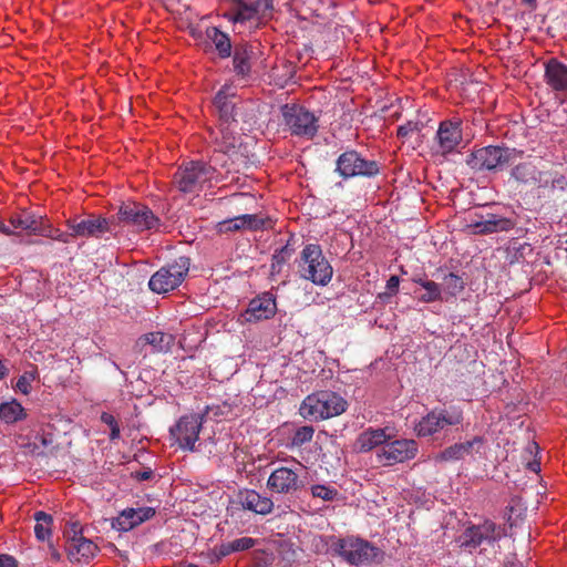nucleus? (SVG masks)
<instances>
[{
	"mask_svg": "<svg viewBox=\"0 0 567 567\" xmlns=\"http://www.w3.org/2000/svg\"><path fill=\"white\" fill-rule=\"evenodd\" d=\"M300 278L317 286H327L333 276V268L318 244H307L297 260Z\"/></svg>",
	"mask_w": 567,
	"mask_h": 567,
	"instance_id": "f257e3e1",
	"label": "nucleus"
},
{
	"mask_svg": "<svg viewBox=\"0 0 567 567\" xmlns=\"http://www.w3.org/2000/svg\"><path fill=\"white\" fill-rule=\"evenodd\" d=\"M348 408V402L340 394L329 390L317 391L309 394L300 405V414L305 419L318 422L334 417Z\"/></svg>",
	"mask_w": 567,
	"mask_h": 567,
	"instance_id": "f03ea898",
	"label": "nucleus"
},
{
	"mask_svg": "<svg viewBox=\"0 0 567 567\" xmlns=\"http://www.w3.org/2000/svg\"><path fill=\"white\" fill-rule=\"evenodd\" d=\"M523 151L507 146L488 145L475 148L466 158V164L475 172L497 173L509 165Z\"/></svg>",
	"mask_w": 567,
	"mask_h": 567,
	"instance_id": "7ed1b4c3",
	"label": "nucleus"
},
{
	"mask_svg": "<svg viewBox=\"0 0 567 567\" xmlns=\"http://www.w3.org/2000/svg\"><path fill=\"white\" fill-rule=\"evenodd\" d=\"M215 168L203 161H190L173 175L172 186L183 194H198L212 181Z\"/></svg>",
	"mask_w": 567,
	"mask_h": 567,
	"instance_id": "20e7f679",
	"label": "nucleus"
},
{
	"mask_svg": "<svg viewBox=\"0 0 567 567\" xmlns=\"http://www.w3.org/2000/svg\"><path fill=\"white\" fill-rule=\"evenodd\" d=\"M282 123L292 136L312 140L319 130V117L297 103L281 106Z\"/></svg>",
	"mask_w": 567,
	"mask_h": 567,
	"instance_id": "39448f33",
	"label": "nucleus"
},
{
	"mask_svg": "<svg viewBox=\"0 0 567 567\" xmlns=\"http://www.w3.org/2000/svg\"><path fill=\"white\" fill-rule=\"evenodd\" d=\"M65 226L74 238H102L105 233L116 234L115 217L106 218L90 214L87 217L74 216L65 220Z\"/></svg>",
	"mask_w": 567,
	"mask_h": 567,
	"instance_id": "423d86ee",
	"label": "nucleus"
},
{
	"mask_svg": "<svg viewBox=\"0 0 567 567\" xmlns=\"http://www.w3.org/2000/svg\"><path fill=\"white\" fill-rule=\"evenodd\" d=\"M214 412L213 408L207 406L203 414H187L169 429L171 439L184 451H196V442L205 421V416Z\"/></svg>",
	"mask_w": 567,
	"mask_h": 567,
	"instance_id": "0eeeda50",
	"label": "nucleus"
},
{
	"mask_svg": "<svg viewBox=\"0 0 567 567\" xmlns=\"http://www.w3.org/2000/svg\"><path fill=\"white\" fill-rule=\"evenodd\" d=\"M331 549L351 565L374 561L381 551L367 540L354 537L339 538L331 544Z\"/></svg>",
	"mask_w": 567,
	"mask_h": 567,
	"instance_id": "6e6552de",
	"label": "nucleus"
},
{
	"mask_svg": "<svg viewBox=\"0 0 567 567\" xmlns=\"http://www.w3.org/2000/svg\"><path fill=\"white\" fill-rule=\"evenodd\" d=\"M116 226L122 223L136 231L157 230L161 219L150 207L137 202L122 203L116 214Z\"/></svg>",
	"mask_w": 567,
	"mask_h": 567,
	"instance_id": "1a4fd4ad",
	"label": "nucleus"
},
{
	"mask_svg": "<svg viewBox=\"0 0 567 567\" xmlns=\"http://www.w3.org/2000/svg\"><path fill=\"white\" fill-rule=\"evenodd\" d=\"M190 259L181 256L174 262L162 267L150 279L148 287L153 292L165 293L177 288L188 274Z\"/></svg>",
	"mask_w": 567,
	"mask_h": 567,
	"instance_id": "9d476101",
	"label": "nucleus"
},
{
	"mask_svg": "<svg viewBox=\"0 0 567 567\" xmlns=\"http://www.w3.org/2000/svg\"><path fill=\"white\" fill-rule=\"evenodd\" d=\"M290 461L296 467L279 466L275 468L267 480V488L275 494L296 495L305 487V483L300 477L302 464L295 457Z\"/></svg>",
	"mask_w": 567,
	"mask_h": 567,
	"instance_id": "9b49d317",
	"label": "nucleus"
},
{
	"mask_svg": "<svg viewBox=\"0 0 567 567\" xmlns=\"http://www.w3.org/2000/svg\"><path fill=\"white\" fill-rule=\"evenodd\" d=\"M417 451L419 445L414 440H389L381 449L375 451V461L381 466H393L413 460Z\"/></svg>",
	"mask_w": 567,
	"mask_h": 567,
	"instance_id": "f8f14e48",
	"label": "nucleus"
},
{
	"mask_svg": "<svg viewBox=\"0 0 567 567\" xmlns=\"http://www.w3.org/2000/svg\"><path fill=\"white\" fill-rule=\"evenodd\" d=\"M462 120L453 117L440 123L435 135L434 153L446 157L456 152L463 142Z\"/></svg>",
	"mask_w": 567,
	"mask_h": 567,
	"instance_id": "ddd939ff",
	"label": "nucleus"
},
{
	"mask_svg": "<svg viewBox=\"0 0 567 567\" xmlns=\"http://www.w3.org/2000/svg\"><path fill=\"white\" fill-rule=\"evenodd\" d=\"M336 171L343 177L354 176L371 177L379 174V164L375 161L363 158L357 151L342 153L337 159Z\"/></svg>",
	"mask_w": 567,
	"mask_h": 567,
	"instance_id": "4468645a",
	"label": "nucleus"
},
{
	"mask_svg": "<svg viewBox=\"0 0 567 567\" xmlns=\"http://www.w3.org/2000/svg\"><path fill=\"white\" fill-rule=\"evenodd\" d=\"M462 421L463 414L460 411L433 410L419 421L414 430L420 437L432 436L447 425H458Z\"/></svg>",
	"mask_w": 567,
	"mask_h": 567,
	"instance_id": "2eb2a0df",
	"label": "nucleus"
},
{
	"mask_svg": "<svg viewBox=\"0 0 567 567\" xmlns=\"http://www.w3.org/2000/svg\"><path fill=\"white\" fill-rule=\"evenodd\" d=\"M276 299L271 293H262L251 299L248 307L238 317L240 323H257L276 315Z\"/></svg>",
	"mask_w": 567,
	"mask_h": 567,
	"instance_id": "dca6fc26",
	"label": "nucleus"
},
{
	"mask_svg": "<svg viewBox=\"0 0 567 567\" xmlns=\"http://www.w3.org/2000/svg\"><path fill=\"white\" fill-rule=\"evenodd\" d=\"M499 538L501 534L497 530L496 524L491 520H485L481 525H474L465 529L462 535V547L472 550L482 545L485 540L493 543Z\"/></svg>",
	"mask_w": 567,
	"mask_h": 567,
	"instance_id": "f3484780",
	"label": "nucleus"
},
{
	"mask_svg": "<svg viewBox=\"0 0 567 567\" xmlns=\"http://www.w3.org/2000/svg\"><path fill=\"white\" fill-rule=\"evenodd\" d=\"M153 507L125 508L112 519V528L128 532L155 516Z\"/></svg>",
	"mask_w": 567,
	"mask_h": 567,
	"instance_id": "a211bd4d",
	"label": "nucleus"
},
{
	"mask_svg": "<svg viewBox=\"0 0 567 567\" xmlns=\"http://www.w3.org/2000/svg\"><path fill=\"white\" fill-rule=\"evenodd\" d=\"M78 524L72 526L74 536L68 546V558L72 563L87 564L95 556L99 547L83 536L76 537V534L81 532L80 529L78 530Z\"/></svg>",
	"mask_w": 567,
	"mask_h": 567,
	"instance_id": "6ab92c4d",
	"label": "nucleus"
},
{
	"mask_svg": "<svg viewBox=\"0 0 567 567\" xmlns=\"http://www.w3.org/2000/svg\"><path fill=\"white\" fill-rule=\"evenodd\" d=\"M214 135L215 148L210 156V163H217L218 157L236 153L237 141L234 131L229 125L219 124L217 131L212 132Z\"/></svg>",
	"mask_w": 567,
	"mask_h": 567,
	"instance_id": "aec40b11",
	"label": "nucleus"
},
{
	"mask_svg": "<svg viewBox=\"0 0 567 567\" xmlns=\"http://www.w3.org/2000/svg\"><path fill=\"white\" fill-rule=\"evenodd\" d=\"M544 79L551 91L567 93V65L553 58L545 64Z\"/></svg>",
	"mask_w": 567,
	"mask_h": 567,
	"instance_id": "412c9836",
	"label": "nucleus"
},
{
	"mask_svg": "<svg viewBox=\"0 0 567 567\" xmlns=\"http://www.w3.org/2000/svg\"><path fill=\"white\" fill-rule=\"evenodd\" d=\"M391 439L385 429L369 427L361 432L355 439L353 449L358 453H368L375 449L379 450Z\"/></svg>",
	"mask_w": 567,
	"mask_h": 567,
	"instance_id": "4be33fe9",
	"label": "nucleus"
},
{
	"mask_svg": "<svg viewBox=\"0 0 567 567\" xmlns=\"http://www.w3.org/2000/svg\"><path fill=\"white\" fill-rule=\"evenodd\" d=\"M239 503L245 509L259 515H268L274 509V502L270 497L262 496L254 489H245L238 495Z\"/></svg>",
	"mask_w": 567,
	"mask_h": 567,
	"instance_id": "5701e85b",
	"label": "nucleus"
},
{
	"mask_svg": "<svg viewBox=\"0 0 567 567\" xmlns=\"http://www.w3.org/2000/svg\"><path fill=\"white\" fill-rule=\"evenodd\" d=\"M511 175L519 183L537 184L538 187H548V178H544V172L537 169L532 162L519 163L512 168Z\"/></svg>",
	"mask_w": 567,
	"mask_h": 567,
	"instance_id": "b1692460",
	"label": "nucleus"
},
{
	"mask_svg": "<svg viewBox=\"0 0 567 567\" xmlns=\"http://www.w3.org/2000/svg\"><path fill=\"white\" fill-rule=\"evenodd\" d=\"M475 235H486L497 231H507L514 227L512 219L488 214L485 219L476 221L470 226Z\"/></svg>",
	"mask_w": 567,
	"mask_h": 567,
	"instance_id": "393cba45",
	"label": "nucleus"
},
{
	"mask_svg": "<svg viewBox=\"0 0 567 567\" xmlns=\"http://www.w3.org/2000/svg\"><path fill=\"white\" fill-rule=\"evenodd\" d=\"M295 236L290 235L289 239L287 240V244L280 248L275 249L272 256H271V264H270V279L276 281L278 277L281 275L282 269L287 261L291 258V256L295 254L296 248L293 246Z\"/></svg>",
	"mask_w": 567,
	"mask_h": 567,
	"instance_id": "a878e982",
	"label": "nucleus"
},
{
	"mask_svg": "<svg viewBox=\"0 0 567 567\" xmlns=\"http://www.w3.org/2000/svg\"><path fill=\"white\" fill-rule=\"evenodd\" d=\"M175 343V337L171 333L154 331L138 338L137 346H151L154 352H167Z\"/></svg>",
	"mask_w": 567,
	"mask_h": 567,
	"instance_id": "bb28decb",
	"label": "nucleus"
},
{
	"mask_svg": "<svg viewBox=\"0 0 567 567\" xmlns=\"http://www.w3.org/2000/svg\"><path fill=\"white\" fill-rule=\"evenodd\" d=\"M214 106L217 110L219 124L230 125L235 120V103L223 89L214 97Z\"/></svg>",
	"mask_w": 567,
	"mask_h": 567,
	"instance_id": "cd10ccee",
	"label": "nucleus"
},
{
	"mask_svg": "<svg viewBox=\"0 0 567 567\" xmlns=\"http://www.w3.org/2000/svg\"><path fill=\"white\" fill-rule=\"evenodd\" d=\"M251 53L248 44H236L234 49L233 64L234 71L239 76H247L251 71Z\"/></svg>",
	"mask_w": 567,
	"mask_h": 567,
	"instance_id": "c85d7f7f",
	"label": "nucleus"
},
{
	"mask_svg": "<svg viewBox=\"0 0 567 567\" xmlns=\"http://www.w3.org/2000/svg\"><path fill=\"white\" fill-rule=\"evenodd\" d=\"M231 9L225 13V17L228 18L229 21H231L235 25L244 24L247 21H255L248 1L231 0Z\"/></svg>",
	"mask_w": 567,
	"mask_h": 567,
	"instance_id": "c756f323",
	"label": "nucleus"
},
{
	"mask_svg": "<svg viewBox=\"0 0 567 567\" xmlns=\"http://www.w3.org/2000/svg\"><path fill=\"white\" fill-rule=\"evenodd\" d=\"M207 38L212 40L216 50L218 51V55L221 59L229 58L231 55V42L225 32L220 31L216 27H210L206 30Z\"/></svg>",
	"mask_w": 567,
	"mask_h": 567,
	"instance_id": "7c9ffc66",
	"label": "nucleus"
},
{
	"mask_svg": "<svg viewBox=\"0 0 567 567\" xmlns=\"http://www.w3.org/2000/svg\"><path fill=\"white\" fill-rule=\"evenodd\" d=\"M240 230L258 231L271 227L272 220L260 214L236 216Z\"/></svg>",
	"mask_w": 567,
	"mask_h": 567,
	"instance_id": "2f4dec72",
	"label": "nucleus"
},
{
	"mask_svg": "<svg viewBox=\"0 0 567 567\" xmlns=\"http://www.w3.org/2000/svg\"><path fill=\"white\" fill-rule=\"evenodd\" d=\"M25 417V410L17 400L0 404V419L6 423L12 424Z\"/></svg>",
	"mask_w": 567,
	"mask_h": 567,
	"instance_id": "473e14b6",
	"label": "nucleus"
},
{
	"mask_svg": "<svg viewBox=\"0 0 567 567\" xmlns=\"http://www.w3.org/2000/svg\"><path fill=\"white\" fill-rule=\"evenodd\" d=\"M526 508L519 497H513L505 508L504 517L509 527L516 526L524 519Z\"/></svg>",
	"mask_w": 567,
	"mask_h": 567,
	"instance_id": "72a5a7b5",
	"label": "nucleus"
},
{
	"mask_svg": "<svg viewBox=\"0 0 567 567\" xmlns=\"http://www.w3.org/2000/svg\"><path fill=\"white\" fill-rule=\"evenodd\" d=\"M248 3L250 4L251 13L257 25L265 23L267 20L272 18V0H255Z\"/></svg>",
	"mask_w": 567,
	"mask_h": 567,
	"instance_id": "f704fd0d",
	"label": "nucleus"
},
{
	"mask_svg": "<svg viewBox=\"0 0 567 567\" xmlns=\"http://www.w3.org/2000/svg\"><path fill=\"white\" fill-rule=\"evenodd\" d=\"M9 224L11 225V229H22L33 234L40 233L39 223L32 215L28 213L11 216Z\"/></svg>",
	"mask_w": 567,
	"mask_h": 567,
	"instance_id": "c9c22d12",
	"label": "nucleus"
},
{
	"mask_svg": "<svg viewBox=\"0 0 567 567\" xmlns=\"http://www.w3.org/2000/svg\"><path fill=\"white\" fill-rule=\"evenodd\" d=\"M34 534L39 540H45L50 537L52 532L53 518L45 512H37L34 514Z\"/></svg>",
	"mask_w": 567,
	"mask_h": 567,
	"instance_id": "e433bc0d",
	"label": "nucleus"
},
{
	"mask_svg": "<svg viewBox=\"0 0 567 567\" xmlns=\"http://www.w3.org/2000/svg\"><path fill=\"white\" fill-rule=\"evenodd\" d=\"M464 287L465 282L463 278L454 272H450L443 278L442 289L446 295L451 297H456L464 290Z\"/></svg>",
	"mask_w": 567,
	"mask_h": 567,
	"instance_id": "4c0bfd02",
	"label": "nucleus"
},
{
	"mask_svg": "<svg viewBox=\"0 0 567 567\" xmlns=\"http://www.w3.org/2000/svg\"><path fill=\"white\" fill-rule=\"evenodd\" d=\"M275 561L272 551L266 549H255L251 553V561L248 567H271Z\"/></svg>",
	"mask_w": 567,
	"mask_h": 567,
	"instance_id": "58836bf2",
	"label": "nucleus"
},
{
	"mask_svg": "<svg viewBox=\"0 0 567 567\" xmlns=\"http://www.w3.org/2000/svg\"><path fill=\"white\" fill-rule=\"evenodd\" d=\"M422 287L426 290L425 293L420 296L422 302L429 303L434 301H442V289L435 281H425Z\"/></svg>",
	"mask_w": 567,
	"mask_h": 567,
	"instance_id": "ea45409f",
	"label": "nucleus"
},
{
	"mask_svg": "<svg viewBox=\"0 0 567 567\" xmlns=\"http://www.w3.org/2000/svg\"><path fill=\"white\" fill-rule=\"evenodd\" d=\"M315 429L312 425H305L298 427L291 439V445L300 447L303 444L310 442L313 437Z\"/></svg>",
	"mask_w": 567,
	"mask_h": 567,
	"instance_id": "a19ab883",
	"label": "nucleus"
},
{
	"mask_svg": "<svg viewBox=\"0 0 567 567\" xmlns=\"http://www.w3.org/2000/svg\"><path fill=\"white\" fill-rule=\"evenodd\" d=\"M311 494L313 497H318L323 501L332 502L337 498L339 493L333 487L317 484V485L311 486Z\"/></svg>",
	"mask_w": 567,
	"mask_h": 567,
	"instance_id": "79ce46f5",
	"label": "nucleus"
},
{
	"mask_svg": "<svg viewBox=\"0 0 567 567\" xmlns=\"http://www.w3.org/2000/svg\"><path fill=\"white\" fill-rule=\"evenodd\" d=\"M464 455L462 453V447L460 443H455L446 449H444L439 455L437 460L449 462V461H457L463 458Z\"/></svg>",
	"mask_w": 567,
	"mask_h": 567,
	"instance_id": "37998d69",
	"label": "nucleus"
},
{
	"mask_svg": "<svg viewBox=\"0 0 567 567\" xmlns=\"http://www.w3.org/2000/svg\"><path fill=\"white\" fill-rule=\"evenodd\" d=\"M39 234H41V235H43L45 237H49L51 239L64 243V244H69L72 240V235H70V230L62 231V230H60L58 228L49 227L48 230H42L40 228V233Z\"/></svg>",
	"mask_w": 567,
	"mask_h": 567,
	"instance_id": "c03bdc74",
	"label": "nucleus"
},
{
	"mask_svg": "<svg viewBox=\"0 0 567 567\" xmlns=\"http://www.w3.org/2000/svg\"><path fill=\"white\" fill-rule=\"evenodd\" d=\"M215 229L219 235L240 231L236 217L217 223Z\"/></svg>",
	"mask_w": 567,
	"mask_h": 567,
	"instance_id": "a18cd8bd",
	"label": "nucleus"
},
{
	"mask_svg": "<svg viewBox=\"0 0 567 567\" xmlns=\"http://www.w3.org/2000/svg\"><path fill=\"white\" fill-rule=\"evenodd\" d=\"M34 379H35L34 372H25L18 379L16 386H14L16 390L20 391L21 393H23L25 395L29 394L31 391V382Z\"/></svg>",
	"mask_w": 567,
	"mask_h": 567,
	"instance_id": "49530a36",
	"label": "nucleus"
},
{
	"mask_svg": "<svg viewBox=\"0 0 567 567\" xmlns=\"http://www.w3.org/2000/svg\"><path fill=\"white\" fill-rule=\"evenodd\" d=\"M544 178H548L549 181V184H548V187L547 188H550V189H559V190H564L567 186V179L564 175L561 174H549V173H544Z\"/></svg>",
	"mask_w": 567,
	"mask_h": 567,
	"instance_id": "de8ad7c7",
	"label": "nucleus"
},
{
	"mask_svg": "<svg viewBox=\"0 0 567 567\" xmlns=\"http://www.w3.org/2000/svg\"><path fill=\"white\" fill-rule=\"evenodd\" d=\"M422 128V124L419 122L409 121L403 125H400L396 131V136L399 138H406L413 132H420Z\"/></svg>",
	"mask_w": 567,
	"mask_h": 567,
	"instance_id": "09e8293b",
	"label": "nucleus"
},
{
	"mask_svg": "<svg viewBox=\"0 0 567 567\" xmlns=\"http://www.w3.org/2000/svg\"><path fill=\"white\" fill-rule=\"evenodd\" d=\"M230 543L233 553H236L252 548L256 545L257 539H254L251 537H241L238 539H234Z\"/></svg>",
	"mask_w": 567,
	"mask_h": 567,
	"instance_id": "8fccbe9b",
	"label": "nucleus"
},
{
	"mask_svg": "<svg viewBox=\"0 0 567 567\" xmlns=\"http://www.w3.org/2000/svg\"><path fill=\"white\" fill-rule=\"evenodd\" d=\"M483 443H484V437L483 436H475L471 441H466L464 443H460L461 447H462L463 455L465 456V455L471 454L473 449H474V446L476 444L482 445Z\"/></svg>",
	"mask_w": 567,
	"mask_h": 567,
	"instance_id": "3c124183",
	"label": "nucleus"
},
{
	"mask_svg": "<svg viewBox=\"0 0 567 567\" xmlns=\"http://www.w3.org/2000/svg\"><path fill=\"white\" fill-rule=\"evenodd\" d=\"M132 477L138 482L150 481L154 477V472L150 467H147L143 471H136L132 473Z\"/></svg>",
	"mask_w": 567,
	"mask_h": 567,
	"instance_id": "603ef678",
	"label": "nucleus"
},
{
	"mask_svg": "<svg viewBox=\"0 0 567 567\" xmlns=\"http://www.w3.org/2000/svg\"><path fill=\"white\" fill-rule=\"evenodd\" d=\"M214 550L217 558L226 557L233 553L231 543H223L219 546L215 547Z\"/></svg>",
	"mask_w": 567,
	"mask_h": 567,
	"instance_id": "864d4df0",
	"label": "nucleus"
},
{
	"mask_svg": "<svg viewBox=\"0 0 567 567\" xmlns=\"http://www.w3.org/2000/svg\"><path fill=\"white\" fill-rule=\"evenodd\" d=\"M400 279L398 276H391L386 281V289L389 290V295H395L399 291Z\"/></svg>",
	"mask_w": 567,
	"mask_h": 567,
	"instance_id": "5fc2aeb1",
	"label": "nucleus"
},
{
	"mask_svg": "<svg viewBox=\"0 0 567 567\" xmlns=\"http://www.w3.org/2000/svg\"><path fill=\"white\" fill-rule=\"evenodd\" d=\"M18 563L13 556L2 554L0 555V567H17Z\"/></svg>",
	"mask_w": 567,
	"mask_h": 567,
	"instance_id": "6e6d98bb",
	"label": "nucleus"
},
{
	"mask_svg": "<svg viewBox=\"0 0 567 567\" xmlns=\"http://www.w3.org/2000/svg\"><path fill=\"white\" fill-rule=\"evenodd\" d=\"M101 421L103 423H105L110 429L115 427V426L118 425L116 419L112 414L106 413V412L102 413Z\"/></svg>",
	"mask_w": 567,
	"mask_h": 567,
	"instance_id": "4d7b16f0",
	"label": "nucleus"
},
{
	"mask_svg": "<svg viewBox=\"0 0 567 567\" xmlns=\"http://www.w3.org/2000/svg\"><path fill=\"white\" fill-rule=\"evenodd\" d=\"M49 554H50V559L53 561H59L61 559V554L54 547V545L51 543L49 544Z\"/></svg>",
	"mask_w": 567,
	"mask_h": 567,
	"instance_id": "13d9d810",
	"label": "nucleus"
},
{
	"mask_svg": "<svg viewBox=\"0 0 567 567\" xmlns=\"http://www.w3.org/2000/svg\"><path fill=\"white\" fill-rule=\"evenodd\" d=\"M226 156L227 155L219 156L217 163H212L209 165L213 166L215 169L218 165L225 167L227 165V159L225 158Z\"/></svg>",
	"mask_w": 567,
	"mask_h": 567,
	"instance_id": "bf43d9fd",
	"label": "nucleus"
},
{
	"mask_svg": "<svg viewBox=\"0 0 567 567\" xmlns=\"http://www.w3.org/2000/svg\"><path fill=\"white\" fill-rule=\"evenodd\" d=\"M11 225H7L4 221L0 220V231L6 234V235H10L12 234V229L10 228Z\"/></svg>",
	"mask_w": 567,
	"mask_h": 567,
	"instance_id": "052dcab7",
	"label": "nucleus"
},
{
	"mask_svg": "<svg viewBox=\"0 0 567 567\" xmlns=\"http://www.w3.org/2000/svg\"><path fill=\"white\" fill-rule=\"evenodd\" d=\"M111 430V433H110V439L112 441L116 440L120 437V425L115 426V427H112L110 429Z\"/></svg>",
	"mask_w": 567,
	"mask_h": 567,
	"instance_id": "680f3d73",
	"label": "nucleus"
},
{
	"mask_svg": "<svg viewBox=\"0 0 567 567\" xmlns=\"http://www.w3.org/2000/svg\"><path fill=\"white\" fill-rule=\"evenodd\" d=\"M9 373V369L0 360V380H3Z\"/></svg>",
	"mask_w": 567,
	"mask_h": 567,
	"instance_id": "e2e57ef3",
	"label": "nucleus"
},
{
	"mask_svg": "<svg viewBox=\"0 0 567 567\" xmlns=\"http://www.w3.org/2000/svg\"><path fill=\"white\" fill-rule=\"evenodd\" d=\"M524 3L528 4L530 8H536L537 0H523Z\"/></svg>",
	"mask_w": 567,
	"mask_h": 567,
	"instance_id": "0e129e2a",
	"label": "nucleus"
},
{
	"mask_svg": "<svg viewBox=\"0 0 567 567\" xmlns=\"http://www.w3.org/2000/svg\"><path fill=\"white\" fill-rule=\"evenodd\" d=\"M529 468L534 472L539 471V464L538 463H529Z\"/></svg>",
	"mask_w": 567,
	"mask_h": 567,
	"instance_id": "69168bd1",
	"label": "nucleus"
},
{
	"mask_svg": "<svg viewBox=\"0 0 567 567\" xmlns=\"http://www.w3.org/2000/svg\"><path fill=\"white\" fill-rule=\"evenodd\" d=\"M414 282L419 284L420 286H422V284H424L425 281H427L426 279H423V278H415L413 279Z\"/></svg>",
	"mask_w": 567,
	"mask_h": 567,
	"instance_id": "338daca9",
	"label": "nucleus"
},
{
	"mask_svg": "<svg viewBox=\"0 0 567 567\" xmlns=\"http://www.w3.org/2000/svg\"><path fill=\"white\" fill-rule=\"evenodd\" d=\"M505 567H519V566H517V564L514 561H506Z\"/></svg>",
	"mask_w": 567,
	"mask_h": 567,
	"instance_id": "774afa93",
	"label": "nucleus"
}]
</instances>
